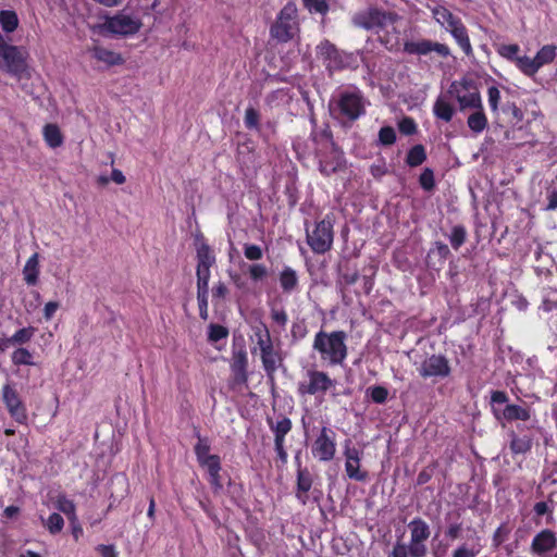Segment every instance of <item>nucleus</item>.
<instances>
[{
  "instance_id": "nucleus-1",
  "label": "nucleus",
  "mask_w": 557,
  "mask_h": 557,
  "mask_svg": "<svg viewBox=\"0 0 557 557\" xmlns=\"http://www.w3.org/2000/svg\"><path fill=\"white\" fill-rule=\"evenodd\" d=\"M410 541L408 544L397 541L388 557H425L428 554L426 541L430 537V525L420 517L408 523Z\"/></svg>"
},
{
  "instance_id": "nucleus-2",
  "label": "nucleus",
  "mask_w": 557,
  "mask_h": 557,
  "mask_svg": "<svg viewBox=\"0 0 557 557\" xmlns=\"http://www.w3.org/2000/svg\"><path fill=\"white\" fill-rule=\"evenodd\" d=\"M346 338L347 335L344 331H334L331 333L320 331L315 334L312 347L321 355V358L327 360L330 364H342L347 357Z\"/></svg>"
},
{
  "instance_id": "nucleus-3",
  "label": "nucleus",
  "mask_w": 557,
  "mask_h": 557,
  "mask_svg": "<svg viewBox=\"0 0 557 557\" xmlns=\"http://www.w3.org/2000/svg\"><path fill=\"white\" fill-rule=\"evenodd\" d=\"M397 18L398 15L394 12H386L377 8H369L354 14L352 23L355 26L367 30H379L387 27L388 25H393Z\"/></svg>"
},
{
  "instance_id": "nucleus-4",
  "label": "nucleus",
  "mask_w": 557,
  "mask_h": 557,
  "mask_svg": "<svg viewBox=\"0 0 557 557\" xmlns=\"http://www.w3.org/2000/svg\"><path fill=\"white\" fill-rule=\"evenodd\" d=\"M26 67V57L22 48L8 44L0 33V70L20 76Z\"/></svg>"
},
{
  "instance_id": "nucleus-5",
  "label": "nucleus",
  "mask_w": 557,
  "mask_h": 557,
  "mask_svg": "<svg viewBox=\"0 0 557 557\" xmlns=\"http://www.w3.org/2000/svg\"><path fill=\"white\" fill-rule=\"evenodd\" d=\"M297 9L294 4L287 3L278 13L275 23L270 28L272 38L280 42L289 41L297 28Z\"/></svg>"
},
{
  "instance_id": "nucleus-6",
  "label": "nucleus",
  "mask_w": 557,
  "mask_h": 557,
  "mask_svg": "<svg viewBox=\"0 0 557 557\" xmlns=\"http://www.w3.org/2000/svg\"><path fill=\"white\" fill-rule=\"evenodd\" d=\"M331 113L336 117H345L350 122L364 114L363 98L359 92L344 91L339 95L335 106H330Z\"/></svg>"
},
{
  "instance_id": "nucleus-7",
  "label": "nucleus",
  "mask_w": 557,
  "mask_h": 557,
  "mask_svg": "<svg viewBox=\"0 0 557 557\" xmlns=\"http://www.w3.org/2000/svg\"><path fill=\"white\" fill-rule=\"evenodd\" d=\"M102 26L108 33L131 36L140 29L143 23L138 15L122 10L113 16H108Z\"/></svg>"
},
{
  "instance_id": "nucleus-8",
  "label": "nucleus",
  "mask_w": 557,
  "mask_h": 557,
  "mask_svg": "<svg viewBox=\"0 0 557 557\" xmlns=\"http://www.w3.org/2000/svg\"><path fill=\"white\" fill-rule=\"evenodd\" d=\"M448 94L457 99L460 110L482 109L483 107L480 92L472 81L454 82L448 89Z\"/></svg>"
},
{
  "instance_id": "nucleus-9",
  "label": "nucleus",
  "mask_w": 557,
  "mask_h": 557,
  "mask_svg": "<svg viewBox=\"0 0 557 557\" xmlns=\"http://www.w3.org/2000/svg\"><path fill=\"white\" fill-rule=\"evenodd\" d=\"M307 243L315 253H324L333 243V223L329 216L318 222L314 230L307 231Z\"/></svg>"
},
{
  "instance_id": "nucleus-10",
  "label": "nucleus",
  "mask_w": 557,
  "mask_h": 557,
  "mask_svg": "<svg viewBox=\"0 0 557 557\" xmlns=\"http://www.w3.org/2000/svg\"><path fill=\"white\" fill-rule=\"evenodd\" d=\"M418 372L423 379H445L450 374L451 369L448 359L445 356L432 355L422 361L418 368Z\"/></svg>"
},
{
  "instance_id": "nucleus-11",
  "label": "nucleus",
  "mask_w": 557,
  "mask_h": 557,
  "mask_svg": "<svg viewBox=\"0 0 557 557\" xmlns=\"http://www.w3.org/2000/svg\"><path fill=\"white\" fill-rule=\"evenodd\" d=\"M317 55L322 60L330 73H333L344 66V60L341 51L327 39H324L318 45Z\"/></svg>"
},
{
  "instance_id": "nucleus-12",
  "label": "nucleus",
  "mask_w": 557,
  "mask_h": 557,
  "mask_svg": "<svg viewBox=\"0 0 557 557\" xmlns=\"http://www.w3.org/2000/svg\"><path fill=\"white\" fill-rule=\"evenodd\" d=\"M2 400L11 414L18 423H24L27 419L26 409L23 405L18 393L10 384H5L2 388Z\"/></svg>"
},
{
  "instance_id": "nucleus-13",
  "label": "nucleus",
  "mask_w": 557,
  "mask_h": 557,
  "mask_svg": "<svg viewBox=\"0 0 557 557\" xmlns=\"http://www.w3.org/2000/svg\"><path fill=\"white\" fill-rule=\"evenodd\" d=\"M308 376L310 379L308 384L300 383L298 385V392L302 395H314L320 392L325 393L334 385L333 380H331L325 372L311 370L308 371Z\"/></svg>"
},
{
  "instance_id": "nucleus-14",
  "label": "nucleus",
  "mask_w": 557,
  "mask_h": 557,
  "mask_svg": "<svg viewBox=\"0 0 557 557\" xmlns=\"http://www.w3.org/2000/svg\"><path fill=\"white\" fill-rule=\"evenodd\" d=\"M351 441L347 440L345 442V450L344 456L346 457L345 470L349 479L356 481H364L368 476L367 472L360 471V456L361 453L350 446Z\"/></svg>"
},
{
  "instance_id": "nucleus-15",
  "label": "nucleus",
  "mask_w": 557,
  "mask_h": 557,
  "mask_svg": "<svg viewBox=\"0 0 557 557\" xmlns=\"http://www.w3.org/2000/svg\"><path fill=\"white\" fill-rule=\"evenodd\" d=\"M327 429L323 428L314 442L312 451L321 461H330L335 455V443L327 435Z\"/></svg>"
},
{
  "instance_id": "nucleus-16",
  "label": "nucleus",
  "mask_w": 557,
  "mask_h": 557,
  "mask_svg": "<svg viewBox=\"0 0 557 557\" xmlns=\"http://www.w3.org/2000/svg\"><path fill=\"white\" fill-rule=\"evenodd\" d=\"M557 547V537L552 530H543L536 534L532 541L531 549L533 553L545 556Z\"/></svg>"
},
{
  "instance_id": "nucleus-17",
  "label": "nucleus",
  "mask_w": 557,
  "mask_h": 557,
  "mask_svg": "<svg viewBox=\"0 0 557 557\" xmlns=\"http://www.w3.org/2000/svg\"><path fill=\"white\" fill-rule=\"evenodd\" d=\"M313 478L308 468L298 465L295 497L300 504L306 505L309 499L308 492L311 490Z\"/></svg>"
},
{
  "instance_id": "nucleus-18",
  "label": "nucleus",
  "mask_w": 557,
  "mask_h": 557,
  "mask_svg": "<svg viewBox=\"0 0 557 557\" xmlns=\"http://www.w3.org/2000/svg\"><path fill=\"white\" fill-rule=\"evenodd\" d=\"M247 352L244 349L233 352V361L231 369L234 373V383L237 385H245L248 381L247 373Z\"/></svg>"
},
{
  "instance_id": "nucleus-19",
  "label": "nucleus",
  "mask_w": 557,
  "mask_h": 557,
  "mask_svg": "<svg viewBox=\"0 0 557 557\" xmlns=\"http://www.w3.org/2000/svg\"><path fill=\"white\" fill-rule=\"evenodd\" d=\"M449 256L450 250L448 246L442 242H436L426 255V264L431 269L440 270L444 267Z\"/></svg>"
},
{
  "instance_id": "nucleus-20",
  "label": "nucleus",
  "mask_w": 557,
  "mask_h": 557,
  "mask_svg": "<svg viewBox=\"0 0 557 557\" xmlns=\"http://www.w3.org/2000/svg\"><path fill=\"white\" fill-rule=\"evenodd\" d=\"M261 360L268 377L273 380L278 364L282 362V357L280 356L278 351H276L274 347H269L263 352H261Z\"/></svg>"
},
{
  "instance_id": "nucleus-21",
  "label": "nucleus",
  "mask_w": 557,
  "mask_h": 557,
  "mask_svg": "<svg viewBox=\"0 0 557 557\" xmlns=\"http://www.w3.org/2000/svg\"><path fill=\"white\" fill-rule=\"evenodd\" d=\"M271 431L274 433V446H281L285 443V436L292 430V421L287 417H283L275 423L268 420Z\"/></svg>"
},
{
  "instance_id": "nucleus-22",
  "label": "nucleus",
  "mask_w": 557,
  "mask_h": 557,
  "mask_svg": "<svg viewBox=\"0 0 557 557\" xmlns=\"http://www.w3.org/2000/svg\"><path fill=\"white\" fill-rule=\"evenodd\" d=\"M24 280L27 285L34 286L38 282L39 255L35 252L26 262L23 269Z\"/></svg>"
},
{
  "instance_id": "nucleus-23",
  "label": "nucleus",
  "mask_w": 557,
  "mask_h": 557,
  "mask_svg": "<svg viewBox=\"0 0 557 557\" xmlns=\"http://www.w3.org/2000/svg\"><path fill=\"white\" fill-rule=\"evenodd\" d=\"M453 37L456 39L460 48L463 50V52L467 55L472 54V47L470 44V39L468 36V32L466 26L459 22L457 25H455L453 28L449 29Z\"/></svg>"
},
{
  "instance_id": "nucleus-24",
  "label": "nucleus",
  "mask_w": 557,
  "mask_h": 557,
  "mask_svg": "<svg viewBox=\"0 0 557 557\" xmlns=\"http://www.w3.org/2000/svg\"><path fill=\"white\" fill-rule=\"evenodd\" d=\"M500 416L507 421H528L530 419L529 410L518 405H506V407L502 410Z\"/></svg>"
},
{
  "instance_id": "nucleus-25",
  "label": "nucleus",
  "mask_w": 557,
  "mask_h": 557,
  "mask_svg": "<svg viewBox=\"0 0 557 557\" xmlns=\"http://www.w3.org/2000/svg\"><path fill=\"white\" fill-rule=\"evenodd\" d=\"M215 263V256L208 244L197 246V267L211 268Z\"/></svg>"
},
{
  "instance_id": "nucleus-26",
  "label": "nucleus",
  "mask_w": 557,
  "mask_h": 557,
  "mask_svg": "<svg viewBox=\"0 0 557 557\" xmlns=\"http://www.w3.org/2000/svg\"><path fill=\"white\" fill-rule=\"evenodd\" d=\"M433 112L437 119L443 120L445 122H449L454 116L455 109L442 97H438L434 103Z\"/></svg>"
},
{
  "instance_id": "nucleus-27",
  "label": "nucleus",
  "mask_w": 557,
  "mask_h": 557,
  "mask_svg": "<svg viewBox=\"0 0 557 557\" xmlns=\"http://www.w3.org/2000/svg\"><path fill=\"white\" fill-rule=\"evenodd\" d=\"M476 111L468 116V127L474 133L483 132L487 126V119L482 109H475Z\"/></svg>"
},
{
  "instance_id": "nucleus-28",
  "label": "nucleus",
  "mask_w": 557,
  "mask_h": 557,
  "mask_svg": "<svg viewBox=\"0 0 557 557\" xmlns=\"http://www.w3.org/2000/svg\"><path fill=\"white\" fill-rule=\"evenodd\" d=\"M45 140L51 148H57L62 145L63 136L60 128L55 124H47L44 127Z\"/></svg>"
},
{
  "instance_id": "nucleus-29",
  "label": "nucleus",
  "mask_w": 557,
  "mask_h": 557,
  "mask_svg": "<svg viewBox=\"0 0 557 557\" xmlns=\"http://www.w3.org/2000/svg\"><path fill=\"white\" fill-rule=\"evenodd\" d=\"M433 41L423 39L421 41H406L404 50L410 54H428L432 52Z\"/></svg>"
},
{
  "instance_id": "nucleus-30",
  "label": "nucleus",
  "mask_w": 557,
  "mask_h": 557,
  "mask_svg": "<svg viewBox=\"0 0 557 557\" xmlns=\"http://www.w3.org/2000/svg\"><path fill=\"white\" fill-rule=\"evenodd\" d=\"M280 283L285 293H290L298 284L296 272L292 268L286 267L280 274Z\"/></svg>"
},
{
  "instance_id": "nucleus-31",
  "label": "nucleus",
  "mask_w": 557,
  "mask_h": 557,
  "mask_svg": "<svg viewBox=\"0 0 557 557\" xmlns=\"http://www.w3.org/2000/svg\"><path fill=\"white\" fill-rule=\"evenodd\" d=\"M0 25L5 33L14 32L18 26V17L15 11L2 10L0 11Z\"/></svg>"
},
{
  "instance_id": "nucleus-32",
  "label": "nucleus",
  "mask_w": 557,
  "mask_h": 557,
  "mask_svg": "<svg viewBox=\"0 0 557 557\" xmlns=\"http://www.w3.org/2000/svg\"><path fill=\"white\" fill-rule=\"evenodd\" d=\"M94 55L98 61L108 65H117L123 63L121 54L104 48H96Z\"/></svg>"
},
{
  "instance_id": "nucleus-33",
  "label": "nucleus",
  "mask_w": 557,
  "mask_h": 557,
  "mask_svg": "<svg viewBox=\"0 0 557 557\" xmlns=\"http://www.w3.org/2000/svg\"><path fill=\"white\" fill-rule=\"evenodd\" d=\"M426 159L425 148L423 145L413 146L407 153L406 163L411 166L422 164Z\"/></svg>"
},
{
  "instance_id": "nucleus-34",
  "label": "nucleus",
  "mask_w": 557,
  "mask_h": 557,
  "mask_svg": "<svg viewBox=\"0 0 557 557\" xmlns=\"http://www.w3.org/2000/svg\"><path fill=\"white\" fill-rule=\"evenodd\" d=\"M435 18L438 23L444 25L448 30L461 22L449 10L440 8L434 11Z\"/></svg>"
},
{
  "instance_id": "nucleus-35",
  "label": "nucleus",
  "mask_w": 557,
  "mask_h": 557,
  "mask_svg": "<svg viewBox=\"0 0 557 557\" xmlns=\"http://www.w3.org/2000/svg\"><path fill=\"white\" fill-rule=\"evenodd\" d=\"M451 247L458 250L467 239V231L462 225H455L448 236Z\"/></svg>"
},
{
  "instance_id": "nucleus-36",
  "label": "nucleus",
  "mask_w": 557,
  "mask_h": 557,
  "mask_svg": "<svg viewBox=\"0 0 557 557\" xmlns=\"http://www.w3.org/2000/svg\"><path fill=\"white\" fill-rule=\"evenodd\" d=\"M516 64L528 76H533L539 71L535 58L518 57L516 58Z\"/></svg>"
},
{
  "instance_id": "nucleus-37",
  "label": "nucleus",
  "mask_w": 557,
  "mask_h": 557,
  "mask_svg": "<svg viewBox=\"0 0 557 557\" xmlns=\"http://www.w3.org/2000/svg\"><path fill=\"white\" fill-rule=\"evenodd\" d=\"M557 47L553 45L544 46L535 55L539 69L544 64L550 63L556 55Z\"/></svg>"
},
{
  "instance_id": "nucleus-38",
  "label": "nucleus",
  "mask_w": 557,
  "mask_h": 557,
  "mask_svg": "<svg viewBox=\"0 0 557 557\" xmlns=\"http://www.w3.org/2000/svg\"><path fill=\"white\" fill-rule=\"evenodd\" d=\"M36 329L27 326L18 330L11 336L12 345H23L28 343L35 335Z\"/></svg>"
},
{
  "instance_id": "nucleus-39",
  "label": "nucleus",
  "mask_w": 557,
  "mask_h": 557,
  "mask_svg": "<svg viewBox=\"0 0 557 557\" xmlns=\"http://www.w3.org/2000/svg\"><path fill=\"white\" fill-rule=\"evenodd\" d=\"M332 145H333L334 151L336 153L334 161H332V162L323 161V160L320 161V171L322 174H324L326 176H330L331 174L335 173L338 170V168L342 165V158L338 154L337 148L335 147L334 144H332Z\"/></svg>"
},
{
  "instance_id": "nucleus-40",
  "label": "nucleus",
  "mask_w": 557,
  "mask_h": 557,
  "mask_svg": "<svg viewBox=\"0 0 557 557\" xmlns=\"http://www.w3.org/2000/svg\"><path fill=\"white\" fill-rule=\"evenodd\" d=\"M197 293H209L210 268L197 267Z\"/></svg>"
},
{
  "instance_id": "nucleus-41",
  "label": "nucleus",
  "mask_w": 557,
  "mask_h": 557,
  "mask_svg": "<svg viewBox=\"0 0 557 557\" xmlns=\"http://www.w3.org/2000/svg\"><path fill=\"white\" fill-rule=\"evenodd\" d=\"M508 401V396L503 391H494L491 395V406L497 419H500L502 409L498 407Z\"/></svg>"
},
{
  "instance_id": "nucleus-42",
  "label": "nucleus",
  "mask_w": 557,
  "mask_h": 557,
  "mask_svg": "<svg viewBox=\"0 0 557 557\" xmlns=\"http://www.w3.org/2000/svg\"><path fill=\"white\" fill-rule=\"evenodd\" d=\"M12 362L15 366H33V356L26 348H17L12 354Z\"/></svg>"
},
{
  "instance_id": "nucleus-43",
  "label": "nucleus",
  "mask_w": 557,
  "mask_h": 557,
  "mask_svg": "<svg viewBox=\"0 0 557 557\" xmlns=\"http://www.w3.org/2000/svg\"><path fill=\"white\" fill-rule=\"evenodd\" d=\"M199 465L207 469L209 475L218 474L221 470V460L218 455L206 457V459L199 461Z\"/></svg>"
},
{
  "instance_id": "nucleus-44",
  "label": "nucleus",
  "mask_w": 557,
  "mask_h": 557,
  "mask_svg": "<svg viewBox=\"0 0 557 557\" xmlns=\"http://www.w3.org/2000/svg\"><path fill=\"white\" fill-rule=\"evenodd\" d=\"M197 437H198V442L195 445L194 449H195L197 460L199 462V461H202L203 459H206V457H210L211 455H209L210 444H209L208 438L201 437L199 434H197Z\"/></svg>"
},
{
  "instance_id": "nucleus-45",
  "label": "nucleus",
  "mask_w": 557,
  "mask_h": 557,
  "mask_svg": "<svg viewBox=\"0 0 557 557\" xmlns=\"http://www.w3.org/2000/svg\"><path fill=\"white\" fill-rule=\"evenodd\" d=\"M228 336V330L220 324H210L208 339L212 343L219 342Z\"/></svg>"
},
{
  "instance_id": "nucleus-46",
  "label": "nucleus",
  "mask_w": 557,
  "mask_h": 557,
  "mask_svg": "<svg viewBox=\"0 0 557 557\" xmlns=\"http://www.w3.org/2000/svg\"><path fill=\"white\" fill-rule=\"evenodd\" d=\"M45 525L48 528L51 534H57L62 531L64 525V520L61 515L54 512L50 515Z\"/></svg>"
},
{
  "instance_id": "nucleus-47",
  "label": "nucleus",
  "mask_w": 557,
  "mask_h": 557,
  "mask_svg": "<svg viewBox=\"0 0 557 557\" xmlns=\"http://www.w3.org/2000/svg\"><path fill=\"white\" fill-rule=\"evenodd\" d=\"M396 140V132L392 126H383L379 132V143L383 146H391Z\"/></svg>"
},
{
  "instance_id": "nucleus-48",
  "label": "nucleus",
  "mask_w": 557,
  "mask_h": 557,
  "mask_svg": "<svg viewBox=\"0 0 557 557\" xmlns=\"http://www.w3.org/2000/svg\"><path fill=\"white\" fill-rule=\"evenodd\" d=\"M510 448L515 454H523L531 448L530 441L525 437L512 436Z\"/></svg>"
},
{
  "instance_id": "nucleus-49",
  "label": "nucleus",
  "mask_w": 557,
  "mask_h": 557,
  "mask_svg": "<svg viewBox=\"0 0 557 557\" xmlns=\"http://www.w3.org/2000/svg\"><path fill=\"white\" fill-rule=\"evenodd\" d=\"M57 509L62 511L69 517H74L75 515V505L72 500L67 499L65 496L61 495L57 498Z\"/></svg>"
},
{
  "instance_id": "nucleus-50",
  "label": "nucleus",
  "mask_w": 557,
  "mask_h": 557,
  "mask_svg": "<svg viewBox=\"0 0 557 557\" xmlns=\"http://www.w3.org/2000/svg\"><path fill=\"white\" fill-rule=\"evenodd\" d=\"M259 121H260V114L259 112L253 109L252 107H249L246 109L245 112V125L249 129L258 128L259 127Z\"/></svg>"
},
{
  "instance_id": "nucleus-51",
  "label": "nucleus",
  "mask_w": 557,
  "mask_h": 557,
  "mask_svg": "<svg viewBox=\"0 0 557 557\" xmlns=\"http://www.w3.org/2000/svg\"><path fill=\"white\" fill-rule=\"evenodd\" d=\"M419 182L424 190H432L435 186L433 171L429 168H425L420 174Z\"/></svg>"
},
{
  "instance_id": "nucleus-52",
  "label": "nucleus",
  "mask_w": 557,
  "mask_h": 557,
  "mask_svg": "<svg viewBox=\"0 0 557 557\" xmlns=\"http://www.w3.org/2000/svg\"><path fill=\"white\" fill-rule=\"evenodd\" d=\"M368 392L375 404H384L388 396V391L384 386L370 387Z\"/></svg>"
},
{
  "instance_id": "nucleus-53",
  "label": "nucleus",
  "mask_w": 557,
  "mask_h": 557,
  "mask_svg": "<svg viewBox=\"0 0 557 557\" xmlns=\"http://www.w3.org/2000/svg\"><path fill=\"white\" fill-rule=\"evenodd\" d=\"M503 111L505 113H509L511 115V123L518 124L523 119V113L520 108L516 106L513 102H508L504 106Z\"/></svg>"
},
{
  "instance_id": "nucleus-54",
  "label": "nucleus",
  "mask_w": 557,
  "mask_h": 557,
  "mask_svg": "<svg viewBox=\"0 0 557 557\" xmlns=\"http://www.w3.org/2000/svg\"><path fill=\"white\" fill-rule=\"evenodd\" d=\"M244 255L248 260L258 261L262 258L263 252H262V249L258 245L245 244L244 245Z\"/></svg>"
},
{
  "instance_id": "nucleus-55",
  "label": "nucleus",
  "mask_w": 557,
  "mask_h": 557,
  "mask_svg": "<svg viewBox=\"0 0 557 557\" xmlns=\"http://www.w3.org/2000/svg\"><path fill=\"white\" fill-rule=\"evenodd\" d=\"M304 2L310 11L317 13L325 14L329 10L327 0H304Z\"/></svg>"
},
{
  "instance_id": "nucleus-56",
  "label": "nucleus",
  "mask_w": 557,
  "mask_h": 557,
  "mask_svg": "<svg viewBox=\"0 0 557 557\" xmlns=\"http://www.w3.org/2000/svg\"><path fill=\"white\" fill-rule=\"evenodd\" d=\"M399 132L404 135H412L417 132V125L413 119L411 117H404L398 123Z\"/></svg>"
},
{
  "instance_id": "nucleus-57",
  "label": "nucleus",
  "mask_w": 557,
  "mask_h": 557,
  "mask_svg": "<svg viewBox=\"0 0 557 557\" xmlns=\"http://www.w3.org/2000/svg\"><path fill=\"white\" fill-rule=\"evenodd\" d=\"M249 275L253 281H260L268 275V269L260 263H253L249 267Z\"/></svg>"
},
{
  "instance_id": "nucleus-58",
  "label": "nucleus",
  "mask_w": 557,
  "mask_h": 557,
  "mask_svg": "<svg viewBox=\"0 0 557 557\" xmlns=\"http://www.w3.org/2000/svg\"><path fill=\"white\" fill-rule=\"evenodd\" d=\"M519 49H520L519 46L515 45V44L513 45H502L498 48V53L504 58L516 61V58H518L517 53H518Z\"/></svg>"
},
{
  "instance_id": "nucleus-59",
  "label": "nucleus",
  "mask_w": 557,
  "mask_h": 557,
  "mask_svg": "<svg viewBox=\"0 0 557 557\" xmlns=\"http://www.w3.org/2000/svg\"><path fill=\"white\" fill-rule=\"evenodd\" d=\"M197 300L199 306V315L202 320L209 318L208 314V292L197 293Z\"/></svg>"
},
{
  "instance_id": "nucleus-60",
  "label": "nucleus",
  "mask_w": 557,
  "mask_h": 557,
  "mask_svg": "<svg viewBox=\"0 0 557 557\" xmlns=\"http://www.w3.org/2000/svg\"><path fill=\"white\" fill-rule=\"evenodd\" d=\"M488 94V103L493 112H497L498 103L500 99V92L497 87L491 86L487 90Z\"/></svg>"
},
{
  "instance_id": "nucleus-61",
  "label": "nucleus",
  "mask_w": 557,
  "mask_h": 557,
  "mask_svg": "<svg viewBox=\"0 0 557 557\" xmlns=\"http://www.w3.org/2000/svg\"><path fill=\"white\" fill-rule=\"evenodd\" d=\"M256 335L258 336V346L261 352H263L269 347H273L270 332L267 327L264 329V334L257 333Z\"/></svg>"
},
{
  "instance_id": "nucleus-62",
  "label": "nucleus",
  "mask_w": 557,
  "mask_h": 557,
  "mask_svg": "<svg viewBox=\"0 0 557 557\" xmlns=\"http://www.w3.org/2000/svg\"><path fill=\"white\" fill-rule=\"evenodd\" d=\"M271 318L273 319L274 322H276L277 324H280L282 326H285V324L287 322V314L283 309H280V310L272 309Z\"/></svg>"
},
{
  "instance_id": "nucleus-63",
  "label": "nucleus",
  "mask_w": 557,
  "mask_h": 557,
  "mask_svg": "<svg viewBox=\"0 0 557 557\" xmlns=\"http://www.w3.org/2000/svg\"><path fill=\"white\" fill-rule=\"evenodd\" d=\"M358 278H359V273L356 269L351 272L347 269L346 272L341 273V280L344 281V283L346 285L355 284L358 281Z\"/></svg>"
},
{
  "instance_id": "nucleus-64",
  "label": "nucleus",
  "mask_w": 557,
  "mask_h": 557,
  "mask_svg": "<svg viewBox=\"0 0 557 557\" xmlns=\"http://www.w3.org/2000/svg\"><path fill=\"white\" fill-rule=\"evenodd\" d=\"M97 550L102 557H117V553L113 545H99Z\"/></svg>"
}]
</instances>
